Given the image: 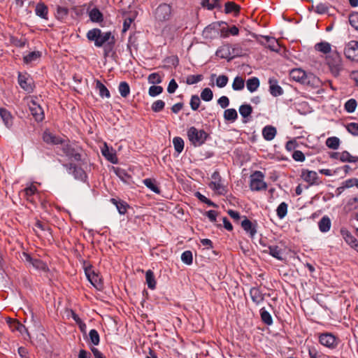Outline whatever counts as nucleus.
Returning <instances> with one entry per match:
<instances>
[{"label": "nucleus", "instance_id": "20", "mask_svg": "<svg viewBox=\"0 0 358 358\" xmlns=\"http://www.w3.org/2000/svg\"><path fill=\"white\" fill-rule=\"evenodd\" d=\"M18 83L20 87L27 92H31L33 91L32 80L31 79L27 78L25 75L19 73Z\"/></svg>", "mask_w": 358, "mask_h": 358}, {"label": "nucleus", "instance_id": "18", "mask_svg": "<svg viewBox=\"0 0 358 358\" xmlns=\"http://www.w3.org/2000/svg\"><path fill=\"white\" fill-rule=\"evenodd\" d=\"M241 227L246 233L249 234L251 238H253L257 234V224L252 223L246 217L241 222Z\"/></svg>", "mask_w": 358, "mask_h": 358}, {"label": "nucleus", "instance_id": "45", "mask_svg": "<svg viewBox=\"0 0 358 358\" xmlns=\"http://www.w3.org/2000/svg\"><path fill=\"white\" fill-rule=\"evenodd\" d=\"M173 144L175 150L178 153H181L184 149V141L180 137H175L173 139Z\"/></svg>", "mask_w": 358, "mask_h": 358}, {"label": "nucleus", "instance_id": "60", "mask_svg": "<svg viewBox=\"0 0 358 358\" xmlns=\"http://www.w3.org/2000/svg\"><path fill=\"white\" fill-rule=\"evenodd\" d=\"M163 92V87L161 86L152 85L150 87L148 94L150 96H156Z\"/></svg>", "mask_w": 358, "mask_h": 358}, {"label": "nucleus", "instance_id": "64", "mask_svg": "<svg viewBox=\"0 0 358 358\" xmlns=\"http://www.w3.org/2000/svg\"><path fill=\"white\" fill-rule=\"evenodd\" d=\"M314 11L318 14H324L328 11V7L324 3H319L315 7L313 6Z\"/></svg>", "mask_w": 358, "mask_h": 358}, {"label": "nucleus", "instance_id": "54", "mask_svg": "<svg viewBox=\"0 0 358 358\" xmlns=\"http://www.w3.org/2000/svg\"><path fill=\"white\" fill-rule=\"evenodd\" d=\"M345 110L348 113L355 112L357 107V101L354 99H350L345 103Z\"/></svg>", "mask_w": 358, "mask_h": 358}, {"label": "nucleus", "instance_id": "2", "mask_svg": "<svg viewBox=\"0 0 358 358\" xmlns=\"http://www.w3.org/2000/svg\"><path fill=\"white\" fill-rule=\"evenodd\" d=\"M326 62L331 72L334 76H338L343 69V64L341 55L336 50H334L331 54L326 57Z\"/></svg>", "mask_w": 358, "mask_h": 358}, {"label": "nucleus", "instance_id": "30", "mask_svg": "<svg viewBox=\"0 0 358 358\" xmlns=\"http://www.w3.org/2000/svg\"><path fill=\"white\" fill-rule=\"evenodd\" d=\"M260 85L259 80L257 77H252L247 80L246 87L249 92H254L257 90Z\"/></svg>", "mask_w": 358, "mask_h": 358}, {"label": "nucleus", "instance_id": "59", "mask_svg": "<svg viewBox=\"0 0 358 358\" xmlns=\"http://www.w3.org/2000/svg\"><path fill=\"white\" fill-rule=\"evenodd\" d=\"M201 103L200 99L198 95H192L190 99V106L193 110H196Z\"/></svg>", "mask_w": 358, "mask_h": 358}, {"label": "nucleus", "instance_id": "4", "mask_svg": "<svg viewBox=\"0 0 358 358\" xmlns=\"http://www.w3.org/2000/svg\"><path fill=\"white\" fill-rule=\"evenodd\" d=\"M264 175L259 171H256L250 176V187L252 191L265 190L266 183L264 181Z\"/></svg>", "mask_w": 358, "mask_h": 358}, {"label": "nucleus", "instance_id": "55", "mask_svg": "<svg viewBox=\"0 0 358 358\" xmlns=\"http://www.w3.org/2000/svg\"><path fill=\"white\" fill-rule=\"evenodd\" d=\"M192 253L189 250L183 252L181 255V260L183 263L190 265L192 264Z\"/></svg>", "mask_w": 358, "mask_h": 358}, {"label": "nucleus", "instance_id": "12", "mask_svg": "<svg viewBox=\"0 0 358 358\" xmlns=\"http://www.w3.org/2000/svg\"><path fill=\"white\" fill-rule=\"evenodd\" d=\"M321 80L318 77L312 73H306L302 85L310 87L311 88H317L321 86Z\"/></svg>", "mask_w": 358, "mask_h": 358}, {"label": "nucleus", "instance_id": "42", "mask_svg": "<svg viewBox=\"0 0 358 358\" xmlns=\"http://www.w3.org/2000/svg\"><path fill=\"white\" fill-rule=\"evenodd\" d=\"M245 81L242 77L236 76L232 83V88L235 91H240L244 88Z\"/></svg>", "mask_w": 358, "mask_h": 358}, {"label": "nucleus", "instance_id": "41", "mask_svg": "<svg viewBox=\"0 0 358 358\" xmlns=\"http://www.w3.org/2000/svg\"><path fill=\"white\" fill-rule=\"evenodd\" d=\"M260 315H261V319L264 324H266L267 325L272 324V323H273L272 317H271V314L266 310H265L264 308H263L260 310Z\"/></svg>", "mask_w": 358, "mask_h": 358}, {"label": "nucleus", "instance_id": "28", "mask_svg": "<svg viewBox=\"0 0 358 358\" xmlns=\"http://www.w3.org/2000/svg\"><path fill=\"white\" fill-rule=\"evenodd\" d=\"M110 202L116 206L120 215H124L127 213V208L129 207V206L126 202L122 200H117L114 198H112L110 199Z\"/></svg>", "mask_w": 358, "mask_h": 358}, {"label": "nucleus", "instance_id": "5", "mask_svg": "<svg viewBox=\"0 0 358 358\" xmlns=\"http://www.w3.org/2000/svg\"><path fill=\"white\" fill-rule=\"evenodd\" d=\"M155 18L159 22H165L171 16V7L166 3L160 4L155 10Z\"/></svg>", "mask_w": 358, "mask_h": 358}, {"label": "nucleus", "instance_id": "61", "mask_svg": "<svg viewBox=\"0 0 358 358\" xmlns=\"http://www.w3.org/2000/svg\"><path fill=\"white\" fill-rule=\"evenodd\" d=\"M228 52L231 53V51L224 50V45H223L220 49H219L216 54L220 56L221 58L227 59L228 61H230L232 59L231 55H228Z\"/></svg>", "mask_w": 358, "mask_h": 358}, {"label": "nucleus", "instance_id": "62", "mask_svg": "<svg viewBox=\"0 0 358 358\" xmlns=\"http://www.w3.org/2000/svg\"><path fill=\"white\" fill-rule=\"evenodd\" d=\"M349 22L350 25L358 31V13H354L350 15Z\"/></svg>", "mask_w": 358, "mask_h": 358}, {"label": "nucleus", "instance_id": "63", "mask_svg": "<svg viewBox=\"0 0 358 358\" xmlns=\"http://www.w3.org/2000/svg\"><path fill=\"white\" fill-rule=\"evenodd\" d=\"M37 189L36 186L31 185V186L25 188L24 189L25 196H27V200L31 201V197L36 192Z\"/></svg>", "mask_w": 358, "mask_h": 358}, {"label": "nucleus", "instance_id": "43", "mask_svg": "<svg viewBox=\"0 0 358 358\" xmlns=\"http://www.w3.org/2000/svg\"><path fill=\"white\" fill-rule=\"evenodd\" d=\"M340 145V140L338 137H329L326 141V145L331 149L336 150Z\"/></svg>", "mask_w": 358, "mask_h": 358}, {"label": "nucleus", "instance_id": "31", "mask_svg": "<svg viewBox=\"0 0 358 358\" xmlns=\"http://www.w3.org/2000/svg\"><path fill=\"white\" fill-rule=\"evenodd\" d=\"M85 274L91 284L95 287L98 288V287L100 285V279L99 278V275L94 273V272L91 271L90 269H86Z\"/></svg>", "mask_w": 358, "mask_h": 358}, {"label": "nucleus", "instance_id": "35", "mask_svg": "<svg viewBox=\"0 0 358 358\" xmlns=\"http://www.w3.org/2000/svg\"><path fill=\"white\" fill-rule=\"evenodd\" d=\"M96 88L99 90V95L101 97L109 98L110 96L108 90L100 80H97L96 81Z\"/></svg>", "mask_w": 358, "mask_h": 358}, {"label": "nucleus", "instance_id": "9", "mask_svg": "<svg viewBox=\"0 0 358 358\" xmlns=\"http://www.w3.org/2000/svg\"><path fill=\"white\" fill-rule=\"evenodd\" d=\"M320 343L329 348H335L337 345L336 337L330 333L322 334L319 336Z\"/></svg>", "mask_w": 358, "mask_h": 358}, {"label": "nucleus", "instance_id": "37", "mask_svg": "<svg viewBox=\"0 0 358 358\" xmlns=\"http://www.w3.org/2000/svg\"><path fill=\"white\" fill-rule=\"evenodd\" d=\"M143 184L155 193L159 194L160 192L159 188L156 185V181L151 178H146L143 181Z\"/></svg>", "mask_w": 358, "mask_h": 358}, {"label": "nucleus", "instance_id": "15", "mask_svg": "<svg viewBox=\"0 0 358 358\" xmlns=\"http://www.w3.org/2000/svg\"><path fill=\"white\" fill-rule=\"evenodd\" d=\"M340 232L345 241L349 245L353 248L358 247V241L347 229L341 228Z\"/></svg>", "mask_w": 358, "mask_h": 358}, {"label": "nucleus", "instance_id": "57", "mask_svg": "<svg viewBox=\"0 0 358 358\" xmlns=\"http://www.w3.org/2000/svg\"><path fill=\"white\" fill-rule=\"evenodd\" d=\"M347 131L352 136H358V123L350 122L346 125Z\"/></svg>", "mask_w": 358, "mask_h": 358}, {"label": "nucleus", "instance_id": "26", "mask_svg": "<svg viewBox=\"0 0 358 358\" xmlns=\"http://www.w3.org/2000/svg\"><path fill=\"white\" fill-rule=\"evenodd\" d=\"M315 50L325 55H330L334 51L331 50V45L329 43L322 41L315 45Z\"/></svg>", "mask_w": 358, "mask_h": 358}, {"label": "nucleus", "instance_id": "22", "mask_svg": "<svg viewBox=\"0 0 358 358\" xmlns=\"http://www.w3.org/2000/svg\"><path fill=\"white\" fill-rule=\"evenodd\" d=\"M69 169L70 173H73L76 179L80 180L81 181L85 180L87 176L85 171L82 168L77 167L76 166L71 164H69Z\"/></svg>", "mask_w": 358, "mask_h": 358}, {"label": "nucleus", "instance_id": "47", "mask_svg": "<svg viewBox=\"0 0 358 358\" xmlns=\"http://www.w3.org/2000/svg\"><path fill=\"white\" fill-rule=\"evenodd\" d=\"M266 42L268 43L267 47L272 51H278L279 50V44L278 41L274 38H271L268 36H264Z\"/></svg>", "mask_w": 358, "mask_h": 358}, {"label": "nucleus", "instance_id": "16", "mask_svg": "<svg viewBox=\"0 0 358 358\" xmlns=\"http://www.w3.org/2000/svg\"><path fill=\"white\" fill-rule=\"evenodd\" d=\"M31 115L37 122H41L44 119V113L43 108L35 102H32L29 106Z\"/></svg>", "mask_w": 358, "mask_h": 358}, {"label": "nucleus", "instance_id": "52", "mask_svg": "<svg viewBox=\"0 0 358 358\" xmlns=\"http://www.w3.org/2000/svg\"><path fill=\"white\" fill-rule=\"evenodd\" d=\"M203 77L201 74L189 75L186 78V83L187 85L196 84L203 80Z\"/></svg>", "mask_w": 358, "mask_h": 358}, {"label": "nucleus", "instance_id": "10", "mask_svg": "<svg viewBox=\"0 0 358 358\" xmlns=\"http://www.w3.org/2000/svg\"><path fill=\"white\" fill-rule=\"evenodd\" d=\"M301 176L302 179L307 182L310 185H315L320 183V181H318V175L315 171L303 169L301 171Z\"/></svg>", "mask_w": 358, "mask_h": 358}, {"label": "nucleus", "instance_id": "51", "mask_svg": "<svg viewBox=\"0 0 358 358\" xmlns=\"http://www.w3.org/2000/svg\"><path fill=\"white\" fill-rule=\"evenodd\" d=\"M148 83L150 84H159L162 82V76L159 73H152L148 76Z\"/></svg>", "mask_w": 358, "mask_h": 358}, {"label": "nucleus", "instance_id": "32", "mask_svg": "<svg viewBox=\"0 0 358 358\" xmlns=\"http://www.w3.org/2000/svg\"><path fill=\"white\" fill-rule=\"evenodd\" d=\"M145 280L148 287L150 289H155L156 287V280L154 273L151 270H148L145 273Z\"/></svg>", "mask_w": 358, "mask_h": 358}, {"label": "nucleus", "instance_id": "39", "mask_svg": "<svg viewBox=\"0 0 358 358\" xmlns=\"http://www.w3.org/2000/svg\"><path fill=\"white\" fill-rule=\"evenodd\" d=\"M118 90L120 95L122 97L126 98L130 93V87L127 82L123 81L120 83Z\"/></svg>", "mask_w": 358, "mask_h": 358}, {"label": "nucleus", "instance_id": "8", "mask_svg": "<svg viewBox=\"0 0 358 358\" xmlns=\"http://www.w3.org/2000/svg\"><path fill=\"white\" fill-rule=\"evenodd\" d=\"M212 181L209 187L219 194H224L226 192L225 187L221 183V176L218 171H215L211 176Z\"/></svg>", "mask_w": 358, "mask_h": 358}, {"label": "nucleus", "instance_id": "33", "mask_svg": "<svg viewBox=\"0 0 358 358\" xmlns=\"http://www.w3.org/2000/svg\"><path fill=\"white\" fill-rule=\"evenodd\" d=\"M36 15L47 19L48 18V7L43 3H38L35 9Z\"/></svg>", "mask_w": 358, "mask_h": 358}, {"label": "nucleus", "instance_id": "24", "mask_svg": "<svg viewBox=\"0 0 358 358\" xmlns=\"http://www.w3.org/2000/svg\"><path fill=\"white\" fill-rule=\"evenodd\" d=\"M266 253H268L274 258L278 260H282V250L278 245H269L268 248L264 251Z\"/></svg>", "mask_w": 358, "mask_h": 358}, {"label": "nucleus", "instance_id": "14", "mask_svg": "<svg viewBox=\"0 0 358 358\" xmlns=\"http://www.w3.org/2000/svg\"><path fill=\"white\" fill-rule=\"evenodd\" d=\"M220 24L215 22L209 24L203 29L202 35L205 38H212L218 34Z\"/></svg>", "mask_w": 358, "mask_h": 358}, {"label": "nucleus", "instance_id": "50", "mask_svg": "<svg viewBox=\"0 0 358 358\" xmlns=\"http://www.w3.org/2000/svg\"><path fill=\"white\" fill-rule=\"evenodd\" d=\"M213 91L208 88H204L201 93V98L205 101H210L213 99Z\"/></svg>", "mask_w": 358, "mask_h": 358}, {"label": "nucleus", "instance_id": "58", "mask_svg": "<svg viewBox=\"0 0 358 358\" xmlns=\"http://www.w3.org/2000/svg\"><path fill=\"white\" fill-rule=\"evenodd\" d=\"M164 106H165V103H164V101H162V100H157V101H155L152 104L151 108H152V110L154 112L158 113V112L162 111L164 109Z\"/></svg>", "mask_w": 358, "mask_h": 358}, {"label": "nucleus", "instance_id": "44", "mask_svg": "<svg viewBox=\"0 0 358 358\" xmlns=\"http://www.w3.org/2000/svg\"><path fill=\"white\" fill-rule=\"evenodd\" d=\"M239 113L243 117L246 118L252 114V108L250 104H243L239 108Z\"/></svg>", "mask_w": 358, "mask_h": 358}, {"label": "nucleus", "instance_id": "40", "mask_svg": "<svg viewBox=\"0 0 358 358\" xmlns=\"http://www.w3.org/2000/svg\"><path fill=\"white\" fill-rule=\"evenodd\" d=\"M41 55V53L39 51H34L31 52L27 55L24 56L23 60L26 64L31 63L34 61L38 59Z\"/></svg>", "mask_w": 358, "mask_h": 358}, {"label": "nucleus", "instance_id": "36", "mask_svg": "<svg viewBox=\"0 0 358 358\" xmlns=\"http://www.w3.org/2000/svg\"><path fill=\"white\" fill-rule=\"evenodd\" d=\"M225 120L234 122L238 118V113L234 108L227 109L224 112Z\"/></svg>", "mask_w": 358, "mask_h": 358}, {"label": "nucleus", "instance_id": "6", "mask_svg": "<svg viewBox=\"0 0 358 358\" xmlns=\"http://www.w3.org/2000/svg\"><path fill=\"white\" fill-rule=\"evenodd\" d=\"M224 50L231 51V53L228 52L229 55H231L232 59L238 57H243L246 55L247 48L245 47L243 43H236L234 45H224Z\"/></svg>", "mask_w": 358, "mask_h": 358}, {"label": "nucleus", "instance_id": "23", "mask_svg": "<svg viewBox=\"0 0 358 358\" xmlns=\"http://www.w3.org/2000/svg\"><path fill=\"white\" fill-rule=\"evenodd\" d=\"M277 134L276 128L271 125H267L262 129V136L266 141H272Z\"/></svg>", "mask_w": 358, "mask_h": 358}, {"label": "nucleus", "instance_id": "19", "mask_svg": "<svg viewBox=\"0 0 358 358\" xmlns=\"http://www.w3.org/2000/svg\"><path fill=\"white\" fill-rule=\"evenodd\" d=\"M0 117L8 129H10L13 124V117L10 112L3 108H0Z\"/></svg>", "mask_w": 358, "mask_h": 358}, {"label": "nucleus", "instance_id": "56", "mask_svg": "<svg viewBox=\"0 0 358 358\" xmlns=\"http://www.w3.org/2000/svg\"><path fill=\"white\" fill-rule=\"evenodd\" d=\"M229 81V78L226 75H220L216 79V85L220 88L224 87Z\"/></svg>", "mask_w": 358, "mask_h": 358}, {"label": "nucleus", "instance_id": "29", "mask_svg": "<svg viewBox=\"0 0 358 358\" xmlns=\"http://www.w3.org/2000/svg\"><path fill=\"white\" fill-rule=\"evenodd\" d=\"M43 140L44 142L48 144L57 145L62 143L60 138L52 134L45 131L43 134Z\"/></svg>", "mask_w": 358, "mask_h": 358}, {"label": "nucleus", "instance_id": "11", "mask_svg": "<svg viewBox=\"0 0 358 358\" xmlns=\"http://www.w3.org/2000/svg\"><path fill=\"white\" fill-rule=\"evenodd\" d=\"M344 54L348 59H355L358 56V41L349 42L344 49Z\"/></svg>", "mask_w": 358, "mask_h": 358}, {"label": "nucleus", "instance_id": "27", "mask_svg": "<svg viewBox=\"0 0 358 358\" xmlns=\"http://www.w3.org/2000/svg\"><path fill=\"white\" fill-rule=\"evenodd\" d=\"M331 225L330 218L325 215L321 218L318 222L319 229L322 233H326L330 230Z\"/></svg>", "mask_w": 358, "mask_h": 358}, {"label": "nucleus", "instance_id": "13", "mask_svg": "<svg viewBox=\"0 0 358 358\" xmlns=\"http://www.w3.org/2000/svg\"><path fill=\"white\" fill-rule=\"evenodd\" d=\"M24 256L26 262L29 263L36 269L43 271L48 270L46 264L42 260L36 258H32L29 255L25 253Z\"/></svg>", "mask_w": 358, "mask_h": 358}, {"label": "nucleus", "instance_id": "48", "mask_svg": "<svg viewBox=\"0 0 358 358\" xmlns=\"http://www.w3.org/2000/svg\"><path fill=\"white\" fill-rule=\"evenodd\" d=\"M277 215L279 218L282 219L287 215V204L285 202H282L277 208Z\"/></svg>", "mask_w": 358, "mask_h": 358}, {"label": "nucleus", "instance_id": "38", "mask_svg": "<svg viewBox=\"0 0 358 358\" xmlns=\"http://www.w3.org/2000/svg\"><path fill=\"white\" fill-rule=\"evenodd\" d=\"M224 10L226 13H238L240 10V6L233 1H228L225 3Z\"/></svg>", "mask_w": 358, "mask_h": 358}, {"label": "nucleus", "instance_id": "1", "mask_svg": "<svg viewBox=\"0 0 358 358\" xmlns=\"http://www.w3.org/2000/svg\"><path fill=\"white\" fill-rule=\"evenodd\" d=\"M87 38L90 41L94 42L96 47H102L107 41L111 39L110 43H114V36L111 35L110 31L101 32L99 29H92L87 33Z\"/></svg>", "mask_w": 358, "mask_h": 358}, {"label": "nucleus", "instance_id": "49", "mask_svg": "<svg viewBox=\"0 0 358 358\" xmlns=\"http://www.w3.org/2000/svg\"><path fill=\"white\" fill-rule=\"evenodd\" d=\"M90 342L94 345H98L100 342V337L98 331L96 329H91L89 333Z\"/></svg>", "mask_w": 358, "mask_h": 358}, {"label": "nucleus", "instance_id": "53", "mask_svg": "<svg viewBox=\"0 0 358 358\" xmlns=\"http://www.w3.org/2000/svg\"><path fill=\"white\" fill-rule=\"evenodd\" d=\"M69 10L67 8L58 6L56 12V17L57 19L62 20L68 15Z\"/></svg>", "mask_w": 358, "mask_h": 358}, {"label": "nucleus", "instance_id": "34", "mask_svg": "<svg viewBox=\"0 0 358 358\" xmlns=\"http://www.w3.org/2000/svg\"><path fill=\"white\" fill-rule=\"evenodd\" d=\"M90 18L92 22H100L103 21V15L98 8H92L89 13Z\"/></svg>", "mask_w": 358, "mask_h": 358}, {"label": "nucleus", "instance_id": "7", "mask_svg": "<svg viewBox=\"0 0 358 358\" xmlns=\"http://www.w3.org/2000/svg\"><path fill=\"white\" fill-rule=\"evenodd\" d=\"M63 152L70 159H73L75 161H80L81 160V148L78 146H73L70 144H65L62 148Z\"/></svg>", "mask_w": 358, "mask_h": 358}, {"label": "nucleus", "instance_id": "21", "mask_svg": "<svg viewBox=\"0 0 358 358\" xmlns=\"http://www.w3.org/2000/svg\"><path fill=\"white\" fill-rule=\"evenodd\" d=\"M250 296L252 301L257 305H259L264 300V294L257 287H252L250 290Z\"/></svg>", "mask_w": 358, "mask_h": 358}, {"label": "nucleus", "instance_id": "17", "mask_svg": "<svg viewBox=\"0 0 358 358\" xmlns=\"http://www.w3.org/2000/svg\"><path fill=\"white\" fill-rule=\"evenodd\" d=\"M269 92L273 96H278L283 94L282 88L278 85V80L274 78L268 79Z\"/></svg>", "mask_w": 358, "mask_h": 358}, {"label": "nucleus", "instance_id": "25", "mask_svg": "<svg viewBox=\"0 0 358 358\" xmlns=\"http://www.w3.org/2000/svg\"><path fill=\"white\" fill-rule=\"evenodd\" d=\"M306 75V72L302 70L301 69H294L290 71L289 76L290 78L296 82L303 83V80H304V77Z\"/></svg>", "mask_w": 358, "mask_h": 358}, {"label": "nucleus", "instance_id": "46", "mask_svg": "<svg viewBox=\"0 0 358 358\" xmlns=\"http://www.w3.org/2000/svg\"><path fill=\"white\" fill-rule=\"evenodd\" d=\"M339 160L342 162H356L358 161V157L352 156L348 151H343L341 153Z\"/></svg>", "mask_w": 358, "mask_h": 358}, {"label": "nucleus", "instance_id": "3", "mask_svg": "<svg viewBox=\"0 0 358 358\" xmlns=\"http://www.w3.org/2000/svg\"><path fill=\"white\" fill-rule=\"evenodd\" d=\"M187 136L192 145L197 147L205 143L208 134L204 130L197 129L194 127H192L187 131Z\"/></svg>", "mask_w": 358, "mask_h": 358}]
</instances>
